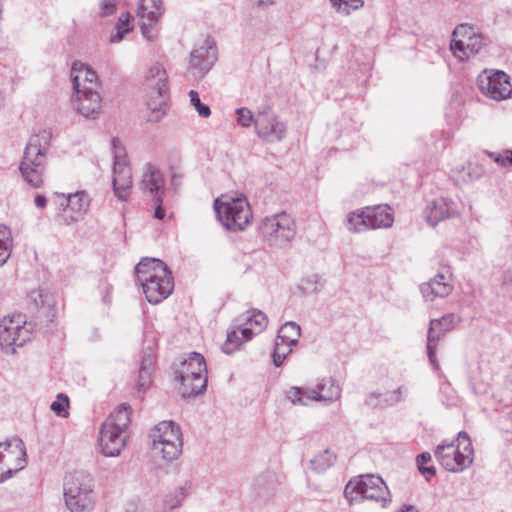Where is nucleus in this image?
I'll return each mask as SVG.
<instances>
[{
	"label": "nucleus",
	"mask_w": 512,
	"mask_h": 512,
	"mask_svg": "<svg viewBox=\"0 0 512 512\" xmlns=\"http://www.w3.org/2000/svg\"><path fill=\"white\" fill-rule=\"evenodd\" d=\"M135 272L148 302L158 304L173 292L172 274L161 260L143 258L136 265Z\"/></svg>",
	"instance_id": "f257e3e1"
},
{
	"label": "nucleus",
	"mask_w": 512,
	"mask_h": 512,
	"mask_svg": "<svg viewBox=\"0 0 512 512\" xmlns=\"http://www.w3.org/2000/svg\"><path fill=\"white\" fill-rule=\"evenodd\" d=\"M52 133L42 129L33 134L25 147L19 170L24 181L32 188H41L44 184L47 153L51 146Z\"/></svg>",
	"instance_id": "f03ea898"
},
{
	"label": "nucleus",
	"mask_w": 512,
	"mask_h": 512,
	"mask_svg": "<svg viewBox=\"0 0 512 512\" xmlns=\"http://www.w3.org/2000/svg\"><path fill=\"white\" fill-rule=\"evenodd\" d=\"M130 415V406L122 403L102 424L99 443L105 456H118L125 447L128 437L127 429L131 422Z\"/></svg>",
	"instance_id": "7ed1b4c3"
},
{
	"label": "nucleus",
	"mask_w": 512,
	"mask_h": 512,
	"mask_svg": "<svg viewBox=\"0 0 512 512\" xmlns=\"http://www.w3.org/2000/svg\"><path fill=\"white\" fill-rule=\"evenodd\" d=\"M147 94L148 121L157 123L167 114L168 105V76L160 64L152 65L145 76Z\"/></svg>",
	"instance_id": "20e7f679"
},
{
	"label": "nucleus",
	"mask_w": 512,
	"mask_h": 512,
	"mask_svg": "<svg viewBox=\"0 0 512 512\" xmlns=\"http://www.w3.org/2000/svg\"><path fill=\"white\" fill-rule=\"evenodd\" d=\"M64 498L71 512H85L94 508V479L86 471H75L66 476Z\"/></svg>",
	"instance_id": "39448f33"
},
{
	"label": "nucleus",
	"mask_w": 512,
	"mask_h": 512,
	"mask_svg": "<svg viewBox=\"0 0 512 512\" xmlns=\"http://www.w3.org/2000/svg\"><path fill=\"white\" fill-rule=\"evenodd\" d=\"M457 442L458 445L454 442L439 444L434 451L440 465L453 473L462 472L473 463L474 450L469 435L465 431H460Z\"/></svg>",
	"instance_id": "423d86ee"
},
{
	"label": "nucleus",
	"mask_w": 512,
	"mask_h": 512,
	"mask_svg": "<svg viewBox=\"0 0 512 512\" xmlns=\"http://www.w3.org/2000/svg\"><path fill=\"white\" fill-rule=\"evenodd\" d=\"M345 497L350 501L368 499L381 507H387L391 501V493L384 480L374 474L360 475L351 479L344 489Z\"/></svg>",
	"instance_id": "0eeeda50"
},
{
	"label": "nucleus",
	"mask_w": 512,
	"mask_h": 512,
	"mask_svg": "<svg viewBox=\"0 0 512 512\" xmlns=\"http://www.w3.org/2000/svg\"><path fill=\"white\" fill-rule=\"evenodd\" d=\"M259 234L270 247H286L296 235L295 220L284 211L266 216L259 225Z\"/></svg>",
	"instance_id": "6e6552de"
},
{
	"label": "nucleus",
	"mask_w": 512,
	"mask_h": 512,
	"mask_svg": "<svg viewBox=\"0 0 512 512\" xmlns=\"http://www.w3.org/2000/svg\"><path fill=\"white\" fill-rule=\"evenodd\" d=\"M34 326L22 314L6 316L0 320V346L6 353L16 352L33 337Z\"/></svg>",
	"instance_id": "1a4fd4ad"
},
{
	"label": "nucleus",
	"mask_w": 512,
	"mask_h": 512,
	"mask_svg": "<svg viewBox=\"0 0 512 512\" xmlns=\"http://www.w3.org/2000/svg\"><path fill=\"white\" fill-rule=\"evenodd\" d=\"M214 209L223 226L232 231L244 230L252 218L249 203L244 197L231 198L226 201L216 199Z\"/></svg>",
	"instance_id": "9d476101"
},
{
	"label": "nucleus",
	"mask_w": 512,
	"mask_h": 512,
	"mask_svg": "<svg viewBox=\"0 0 512 512\" xmlns=\"http://www.w3.org/2000/svg\"><path fill=\"white\" fill-rule=\"evenodd\" d=\"M153 449L164 460L173 461L182 453L181 428L173 421H162L152 431Z\"/></svg>",
	"instance_id": "9b49d317"
},
{
	"label": "nucleus",
	"mask_w": 512,
	"mask_h": 512,
	"mask_svg": "<svg viewBox=\"0 0 512 512\" xmlns=\"http://www.w3.org/2000/svg\"><path fill=\"white\" fill-rule=\"evenodd\" d=\"M26 464V448L21 439L0 442V483L13 477Z\"/></svg>",
	"instance_id": "f8f14e48"
},
{
	"label": "nucleus",
	"mask_w": 512,
	"mask_h": 512,
	"mask_svg": "<svg viewBox=\"0 0 512 512\" xmlns=\"http://www.w3.org/2000/svg\"><path fill=\"white\" fill-rule=\"evenodd\" d=\"M485 45L486 39L482 34L476 33L474 28L467 24H460L453 31L450 50L456 58L464 61L477 54Z\"/></svg>",
	"instance_id": "ddd939ff"
},
{
	"label": "nucleus",
	"mask_w": 512,
	"mask_h": 512,
	"mask_svg": "<svg viewBox=\"0 0 512 512\" xmlns=\"http://www.w3.org/2000/svg\"><path fill=\"white\" fill-rule=\"evenodd\" d=\"M112 144L115 149L113 165L114 192L118 199L125 201L129 197L132 187V172L123 149L118 146L120 144L119 140L114 138Z\"/></svg>",
	"instance_id": "4468645a"
},
{
	"label": "nucleus",
	"mask_w": 512,
	"mask_h": 512,
	"mask_svg": "<svg viewBox=\"0 0 512 512\" xmlns=\"http://www.w3.org/2000/svg\"><path fill=\"white\" fill-rule=\"evenodd\" d=\"M477 85L484 95L496 101L504 100L512 94L509 77L503 71L484 70L477 77Z\"/></svg>",
	"instance_id": "2eb2a0df"
},
{
	"label": "nucleus",
	"mask_w": 512,
	"mask_h": 512,
	"mask_svg": "<svg viewBox=\"0 0 512 512\" xmlns=\"http://www.w3.org/2000/svg\"><path fill=\"white\" fill-rule=\"evenodd\" d=\"M257 135L266 142H279L287 133V126L269 108L259 111L255 118Z\"/></svg>",
	"instance_id": "dca6fc26"
},
{
	"label": "nucleus",
	"mask_w": 512,
	"mask_h": 512,
	"mask_svg": "<svg viewBox=\"0 0 512 512\" xmlns=\"http://www.w3.org/2000/svg\"><path fill=\"white\" fill-rule=\"evenodd\" d=\"M56 203L63 208V223L70 225L81 220L87 213L90 206L89 195L85 191H77L76 193L65 195L56 194Z\"/></svg>",
	"instance_id": "f3484780"
},
{
	"label": "nucleus",
	"mask_w": 512,
	"mask_h": 512,
	"mask_svg": "<svg viewBox=\"0 0 512 512\" xmlns=\"http://www.w3.org/2000/svg\"><path fill=\"white\" fill-rule=\"evenodd\" d=\"M139 189L150 199L160 201L166 195V179L162 170L155 164L147 162L141 170Z\"/></svg>",
	"instance_id": "a211bd4d"
},
{
	"label": "nucleus",
	"mask_w": 512,
	"mask_h": 512,
	"mask_svg": "<svg viewBox=\"0 0 512 512\" xmlns=\"http://www.w3.org/2000/svg\"><path fill=\"white\" fill-rule=\"evenodd\" d=\"M217 60V50L214 42L206 39L198 48L190 53L189 69L194 70V75L203 77Z\"/></svg>",
	"instance_id": "6ab92c4d"
},
{
	"label": "nucleus",
	"mask_w": 512,
	"mask_h": 512,
	"mask_svg": "<svg viewBox=\"0 0 512 512\" xmlns=\"http://www.w3.org/2000/svg\"><path fill=\"white\" fill-rule=\"evenodd\" d=\"M72 103L74 108L85 118H96L101 110L102 98L99 90L83 88L75 90Z\"/></svg>",
	"instance_id": "aec40b11"
},
{
	"label": "nucleus",
	"mask_w": 512,
	"mask_h": 512,
	"mask_svg": "<svg viewBox=\"0 0 512 512\" xmlns=\"http://www.w3.org/2000/svg\"><path fill=\"white\" fill-rule=\"evenodd\" d=\"M241 326L244 341H250L255 335L264 331L268 325L267 315L258 309H250L236 319Z\"/></svg>",
	"instance_id": "412c9836"
},
{
	"label": "nucleus",
	"mask_w": 512,
	"mask_h": 512,
	"mask_svg": "<svg viewBox=\"0 0 512 512\" xmlns=\"http://www.w3.org/2000/svg\"><path fill=\"white\" fill-rule=\"evenodd\" d=\"M305 396L307 400L330 404L341 397V388L333 378H322L314 388L305 390Z\"/></svg>",
	"instance_id": "4be33fe9"
},
{
	"label": "nucleus",
	"mask_w": 512,
	"mask_h": 512,
	"mask_svg": "<svg viewBox=\"0 0 512 512\" xmlns=\"http://www.w3.org/2000/svg\"><path fill=\"white\" fill-rule=\"evenodd\" d=\"M421 293L426 301H433L437 297H446L452 290L451 274L448 270L440 271L427 283L420 286Z\"/></svg>",
	"instance_id": "5701e85b"
},
{
	"label": "nucleus",
	"mask_w": 512,
	"mask_h": 512,
	"mask_svg": "<svg viewBox=\"0 0 512 512\" xmlns=\"http://www.w3.org/2000/svg\"><path fill=\"white\" fill-rule=\"evenodd\" d=\"M455 316L453 314L445 315L441 319H433L430 322V328L427 337V352L431 365L438 369L435 350L437 342L440 340L444 332L449 330V326L453 323Z\"/></svg>",
	"instance_id": "b1692460"
},
{
	"label": "nucleus",
	"mask_w": 512,
	"mask_h": 512,
	"mask_svg": "<svg viewBox=\"0 0 512 512\" xmlns=\"http://www.w3.org/2000/svg\"><path fill=\"white\" fill-rule=\"evenodd\" d=\"M456 213V204L447 198L435 199L428 203L425 209V217L432 226H435L440 221L453 217Z\"/></svg>",
	"instance_id": "393cba45"
},
{
	"label": "nucleus",
	"mask_w": 512,
	"mask_h": 512,
	"mask_svg": "<svg viewBox=\"0 0 512 512\" xmlns=\"http://www.w3.org/2000/svg\"><path fill=\"white\" fill-rule=\"evenodd\" d=\"M71 77L74 90L83 88L99 90L96 72L83 63H75L73 65Z\"/></svg>",
	"instance_id": "a878e982"
},
{
	"label": "nucleus",
	"mask_w": 512,
	"mask_h": 512,
	"mask_svg": "<svg viewBox=\"0 0 512 512\" xmlns=\"http://www.w3.org/2000/svg\"><path fill=\"white\" fill-rule=\"evenodd\" d=\"M137 13L142 19V33L146 36L147 26L157 22L162 15V2L161 0H141Z\"/></svg>",
	"instance_id": "bb28decb"
},
{
	"label": "nucleus",
	"mask_w": 512,
	"mask_h": 512,
	"mask_svg": "<svg viewBox=\"0 0 512 512\" xmlns=\"http://www.w3.org/2000/svg\"><path fill=\"white\" fill-rule=\"evenodd\" d=\"M365 211L369 229L387 228L393 224L394 218L391 208L387 205L367 207Z\"/></svg>",
	"instance_id": "cd10ccee"
},
{
	"label": "nucleus",
	"mask_w": 512,
	"mask_h": 512,
	"mask_svg": "<svg viewBox=\"0 0 512 512\" xmlns=\"http://www.w3.org/2000/svg\"><path fill=\"white\" fill-rule=\"evenodd\" d=\"M180 381V392L183 397H193L200 394L207 385V376H193V372L189 375L177 374Z\"/></svg>",
	"instance_id": "c85d7f7f"
},
{
	"label": "nucleus",
	"mask_w": 512,
	"mask_h": 512,
	"mask_svg": "<svg viewBox=\"0 0 512 512\" xmlns=\"http://www.w3.org/2000/svg\"><path fill=\"white\" fill-rule=\"evenodd\" d=\"M154 357L148 355L142 358L136 380V389L139 393H145L152 384Z\"/></svg>",
	"instance_id": "c756f323"
},
{
	"label": "nucleus",
	"mask_w": 512,
	"mask_h": 512,
	"mask_svg": "<svg viewBox=\"0 0 512 512\" xmlns=\"http://www.w3.org/2000/svg\"><path fill=\"white\" fill-rule=\"evenodd\" d=\"M190 372H193V376H206V363L201 354L191 353L189 358L181 363V368L177 371V374L189 375Z\"/></svg>",
	"instance_id": "7c9ffc66"
},
{
	"label": "nucleus",
	"mask_w": 512,
	"mask_h": 512,
	"mask_svg": "<svg viewBox=\"0 0 512 512\" xmlns=\"http://www.w3.org/2000/svg\"><path fill=\"white\" fill-rule=\"evenodd\" d=\"M345 226L348 231L352 233H360L369 230L368 223L366 221V211H353L347 215Z\"/></svg>",
	"instance_id": "2f4dec72"
},
{
	"label": "nucleus",
	"mask_w": 512,
	"mask_h": 512,
	"mask_svg": "<svg viewBox=\"0 0 512 512\" xmlns=\"http://www.w3.org/2000/svg\"><path fill=\"white\" fill-rule=\"evenodd\" d=\"M13 247V238L11 230L0 224V267H2L10 258Z\"/></svg>",
	"instance_id": "473e14b6"
},
{
	"label": "nucleus",
	"mask_w": 512,
	"mask_h": 512,
	"mask_svg": "<svg viewBox=\"0 0 512 512\" xmlns=\"http://www.w3.org/2000/svg\"><path fill=\"white\" fill-rule=\"evenodd\" d=\"M301 336V328L295 322H286L278 332V340L285 341L290 346H295Z\"/></svg>",
	"instance_id": "72a5a7b5"
},
{
	"label": "nucleus",
	"mask_w": 512,
	"mask_h": 512,
	"mask_svg": "<svg viewBox=\"0 0 512 512\" xmlns=\"http://www.w3.org/2000/svg\"><path fill=\"white\" fill-rule=\"evenodd\" d=\"M336 459L334 453L326 449L311 459V468L317 473H322L331 467Z\"/></svg>",
	"instance_id": "f704fd0d"
},
{
	"label": "nucleus",
	"mask_w": 512,
	"mask_h": 512,
	"mask_svg": "<svg viewBox=\"0 0 512 512\" xmlns=\"http://www.w3.org/2000/svg\"><path fill=\"white\" fill-rule=\"evenodd\" d=\"M244 338L241 335V326L238 325V329L231 330L227 334V339L222 346V350L226 354H232L236 350L240 349L244 344Z\"/></svg>",
	"instance_id": "c9c22d12"
},
{
	"label": "nucleus",
	"mask_w": 512,
	"mask_h": 512,
	"mask_svg": "<svg viewBox=\"0 0 512 512\" xmlns=\"http://www.w3.org/2000/svg\"><path fill=\"white\" fill-rule=\"evenodd\" d=\"M131 18L132 17L129 13L121 14L115 25L116 32L110 37L111 43H119L123 37L131 30Z\"/></svg>",
	"instance_id": "e433bc0d"
},
{
	"label": "nucleus",
	"mask_w": 512,
	"mask_h": 512,
	"mask_svg": "<svg viewBox=\"0 0 512 512\" xmlns=\"http://www.w3.org/2000/svg\"><path fill=\"white\" fill-rule=\"evenodd\" d=\"M336 12L349 15L352 11L360 9L364 5L363 0H330Z\"/></svg>",
	"instance_id": "4c0bfd02"
},
{
	"label": "nucleus",
	"mask_w": 512,
	"mask_h": 512,
	"mask_svg": "<svg viewBox=\"0 0 512 512\" xmlns=\"http://www.w3.org/2000/svg\"><path fill=\"white\" fill-rule=\"evenodd\" d=\"M292 347L285 341L276 340L273 353V363L275 366L279 367L283 363L286 356L292 352Z\"/></svg>",
	"instance_id": "58836bf2"
},
{
	"label": "nucleus",
	"mask_w": 512,
	"mask_h": 512,
	"mask_svg": "<svg viewBox=\"0 0 512 512\" xmlns=\"http://www.w3.org/2000/svg\"><path fill=\"white\" fill-rule=\"evenodd\" d=\"M69 404L70 401L68 396L63 393H59L56 397V400L52 402L50 408L57 416L66 418L69 415Z\"/></svg>",
	"instance_id": "ea45409f"
},
{
	"label": "nucleus",
	"mask_w": 512,
	"mask_h": 512,
	"mask_svg": "<svg viewBox=\"0 0 512 512\" xmlns=\"http://www.w3.org/2000/svg\"><path fill=\"white\" fill-rule=\"evenodd\" d=\"M308 388H300V387H291L287 391V398L291 401L294 405H308L312 400H307L305 396V390Z\"/></svg>",
	"instance_id": "a19ab883"
},
{
	"label": "nucleus",
	"mask_w": 512,
	"mask_h": 512,
	"mask_svg": "<svg viewBox=\"0 0 512 512\" xmlns=\"http://www.w3.org/2000/svg\"><path fill=\"white\" fill-rule=\"evenodd\" d=\"M190 103L198 112L199 116L203 118H207L211 114V110L209 106L203 104L200 100L198 93L195 90H190L189 92Z\"/></svg>",
	"instance_id": "79ce46f5"
},
{
	"label": "nucleus",
	"mask_w": 512,
	"mask_h": 512,
	"mask_svg": "<svg viewBox=\"0 0 512 512\" xmlns=\"http://www.w3.org/2000/svg\"><path fill=\"white\" fill-rule=\"evenodd\" d=\"M237 122L242 127H250L252 124L255 125V118L250 109L241 107L236 109Z\"/></svg>",
	"instance_id": "37998d69"
},
{
	"label": "nucleus",
	"mask_w": 512,
	"mask_h": 512,
	"mask_svg": "<svg viewBox=\"0 0 512 512\" xmlns=\"http://www.w3.org/2000/svg\"><path fill=\"white\" fill-rule=\"evenodd\" d=\"M407 394H408V388L406 386L402 385V386H399L397 389L384 394V401L387 404L393 405V404H396V403L404 400L405 397L407 396Z\"/></svg>",
	"instance_id": "c03bdc74"
},
{
	"label": "nucleus",
	"mask_w": 512,
	"mask_h": 512,
	"mask_svg": "<svg viewBox=\"0 0 512 512\" xmlns=\"http://www.w3.org/2000/svg\"><path fill=\"white\" fill-rule=\"evenodd\" d=\"M184 499V492L182 490L177 491L175 494L167 495L164 499L163 509L165 511H171L181 505Z\"/></svg>",
	"instance_id": "a18cd8bd"
},
{
	"label": "nucleus",
	"mask_w": 512,
	"mask_h": 512,
	"mask_svg": "<svg viewBox=\"0 0 512 512\" xmlns=\"http://www.w3.org/2000/svg\"><path fill=\"white\" fill-rule=\"evenodd\" d=\"M490 157L503 167L512 166V150H504L502 152L490 153Z\"/></svg>",
	"instance_id": "49530a36"
},
{
	"label": "nucleus",
	"mask_w": 512,
	"mask_h": 512,
	"mask_svg": "<svg viewBox=\"0 0 512 512\" xmlns=\"http://www.w3.org/2000/svg\"><path fill=\"white\" fill-rule=\"evenodd\" d=\"M119 0H101L99 3L100 6V16L105 17L112 15L117 7Z\"/></svg>",
	"instance_id": "de8ad7c7"
},
{
	"label": "nucleus",
	"mask_w": 512,
	"mask_h": 512,
	"mask_svg": "<svg viewBox=\"0 0 512 512\" xmlns=\"http://www.w3.org/2000/svg\"><path fill=\"white\" fill-rule=\"evenodd\" d=\"M155 204L154 217L162 220L165 217V209L163 208L164 197H160V201L151 199Z\"/></svg>",
	"instance_id": "09e8293b"
},
{
	"label": "nucleus",
	"mask_w": 512,
	"mask_h": 512,
	"mask_svg": "<svg viewBox=\"0 0 512 512\" xmlns=\"http://www.w3.org/2000/svg\"><path fill=\"white\" fill-rule=\"evenodd\" d=\"M430 460H431V454L429 452H423V453L419 454L416 458L418 469H420V466H424V464Z\"/></svg>",
	"instance_id": "8fccbe9b"
},
{
	"label": "nucleus",
	"mask_w": 512,
	"mask_h": 512,
	"mask_svg": "<svg viewBox=\"0 0 512 512\" xmlns=\"http://www.w3.org/2000/svg\"><path fill=\"white\" fill-rule=\"evenodd\" d=\"M35 206L40 209H44L47 205V199L44 195L37 194L34 199Z\"/></svg>",
	"instance_id": "3c124183"
},
{
	"label": "nucleus",
	"mask_w": 512,
	"mask_h": 512,
	"mask_svg": "<svg viewBox=\"0 0 512 512\" xmlns=\"http://www.w3.org/2000/svg\"><path fill=\"white\" fill-rule=\"evenodd\" d=\"M419 471L422 475H428L429 477H433L436 475V469L433 466H420Z\"/></svg>",
	"instance_id": "603ef678"
},
{
	"label": "nucleus",
	"mask_w": 512,
	"mask_h": 512,
	"mask_svg": "<svg viewBox=\"0 0 512 512\" xmlns=\"http://www.w3.org/2000/svg\"><path fill=\"white\" fill-rule=\"evenodd\" d=\"M503 284H511L512 283V268L507 269L502 276Z\"/></svg>",
	"instance_id": "864d4df0"
},
{
	"label": "nucleus",
	"mask_w": 512,
	"mask_h": 512,
	"mask_svg": "<svg viewBox=\"0 0 512 512\" xmlns=\"http://www.w3.org/2000/svg\"><path fill=\"white\" fill-rule=\"evenodd\" d=\"M31 298L34 300V302L36 303V305H38V299L40 300V302L42 303V295L39 293V292H36V291H33L31 293Z\"/></svg>",
	"instance_id": "5fc2aeb1"
},
{
	"label": "nucleus",
	"mask_w": 512,
	"mask_h": 512,
	"mask_svg": "<svg viewBox=\"0 0 512 512\" xmlns=\"http://www.w3.org/2000/svg\"><path fill=\"white\" fill-rule=\"evenodd\" d=\"M401 512H418V510L412 505H406Z\"/></svg>",
	"instance_id": "6e6d98bb"
},
{
	"label": "nucleus",
	"mask_w": 512,
	"mask_h": 512,
	"mask_svg": "<svg viewBox=\"0 0 512 512\" xmlns=\"http://www.w3.org/2000/svg\"><path fill=\"white\" fill-rule=\"evenodd\" d=\"M271 3H272V0H258L257 1V5L258 6L268 5V4H271Z\"/></svg>",
	"instance_id": "4d7b16f0"
},
{
	"label": "nucleus",
	"mask_w": 512,
	"mask_h": 512,
	"mask_svg": "<svg viewBox=\"0 0 512 512\" xmlns=\"http://www.w3.org/2000/svg\"><path fill=\"white\" fill-rule=\"evenodd\" d=\"M313 278H315V283L317 284L318 276L314 275Z\"/></svg>",
	"instance_id": "13d9d810"
},
{
	"label": "nucleus",
	"mask_w": 512,
	"mask_h": 512,
	"mask_svg": "<svg viewBox=\"0 0 512 512\" xmlns=\"http://www.w3.org/2000/svg\"><path fill=\"white\" fill-rule=\"evenodd\" d=\"M318 290V287L315 286L311 291L316 292Z\"/></svg>",
	"instance_id": "bf43d9fd"
}]
</instances>
